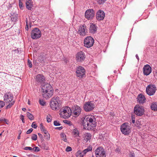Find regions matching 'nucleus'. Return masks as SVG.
Here are the masks:
<instances>
[{
    "label": "nucleus",
    "instance_id": "1",
    "mask_svg": "<svg viewBox=\"0 0 157 157\" xmlns=\"http://www.w3.org/2000/svg\"><path fill=\"white\" fill-rule=\"evenodd\" d=\"M96 120L94 116L89 115L85 117L83 122L84 128L88 130H93L96 125Z\"/></svg>",
    "mask_w": 157,
    "mask_h": 157
},
{
    "label": "nucleus",
    "instance_id": "2",
    "mask_svg": "<svg viewBox=\"0 0 157 157\" xmlns=\"http://www.w3.org/2000/svg\"><path fill=\"white\" fill-rule=\"evenodd\" d=\"M43 96L46 99L50 98L53 95V90L51 85L47 83H44L42 87Z\"/></svg>",
    "mask_w": 157,
    "mask_h": 157
},
{
    "label": "nucleus",
    "instance_id": "3",
    "mask_svg": "<svg viewBox=\"0 0 157 157\" xmlns=\"http://www.w3.org/2000/svg\"><path fill=\"white\" fill-rule=\"evenodd\" d=\"M4 100L6 103H9V104L6 106V109L10 108L14 104V101H12L13 98V94L10 92L6 93L3 97Z\"/></svg>",
    "mask_w": 157,
    "mask_h": 157
},
{
    "label": "nucleus",
    "instance_id": "4",
    "mask_svg": "<svg viewBox=\"0 0 157 157\" xmlns=\"http://www.w3.org/2000/svg\"><path fill=\"white\" fill-rule=\"evenodd\" d=\"M61 105V102L59 97H54L52 98L50 102V106L52 110H58Z\"/></svg>",
    "mask_w": 157,
    "mask_h": 157
},
{
    "label": "nucleus",
    "instance_id": "5",
    "mask_svg": "<svg viewBox=\"0 0 157 157\" xmlns=\"http://www.w3.org/2000/svg\"><path fill=\"white\" fill-rule=\"evenodd\" d=\"M59 114L61 117L65 119L69 117L72 114V111L69 107H66L64 108L61 109Z\"/></svg>",
    "mask_w": 157,
    "mask_h": 157
},
{
    "label": "nucleus",
    "instance_id": "6",
    "mask_svg": "<svg viewBox=\"0 0 157 157\" xmlns=\"http://www.w3.org/2000/svg\"><path fill=\"white\" fill-rule=\"evenodd\" d=\"M95 103L94 101L86 102L83 106L84 109L86 112L90 111L95 107Z\"/></svg>",
    "mask_w": 157,
    "mask_h": 157
},
{
    "label": "nucleus",
    "instance_id": "7",
    "mask_svg": "<svg viewBox=\"0 0 157 157\" xmlns=\"http://www.w3.org/2000/svg\"><path fill=\"white\" fill-rule=\"evenodd\" d=\"M121 132L124 135H128L131 132V129L129 124L124 123L121 125Z\"/></svg>",
    "mask_w": 157,
    "mask_h": 157
},
{
    "label": "nucleus",
    "instance_id": "8",
    "mask_svg": "<svg viewBox=\"0 0 157 157\" xmlns=\"http://www.w3.org/2000/svg\"><path fill=\"white\" fill-rule=\"evenodd\" d=\"M134 112L137 116H141L144 113V108L138 104L136 105L134 108Z\"/></svg>",
    "mask_w": 157,
    "mask_h": 157
},
{
    "label": "nucleus",
    "instance_id": "9",
    "mask_svg": "<svg viewBox=\"0 0 157 157\" xmlns=\"http://www.w3.org/2000/svg\"><path fill=\"white\" fill-rule=\"evenodd\" d=\"M96 157H106V151L103 148L98 147L95 151Z\"/></svg>",
    "mask_w": 157,
    "mask_h": 157
},
{
    "label": "nucleus",
    "instance_id": "10",
    "mask_svg": "<svg viewBox=\"0 0 157 157\" xmlns=\"http://www.w3.org/2000/svg\"><path fill=\"white\" fill-rule=\"evenodd\" d=\"M41 35V33L40 30L36 28L33 29L31 33V37L33 39H36L40 38Z\"/></svg>",
    "mask_w": 157,
    "mask_h": 157
},
{
    "label": "nucleus",
    "instance_id": "11",
    "mask_svg": "<svg viewBox=\"0 0 157 157\" xmlns=\"http://www.w3.org/2000/svg\"><path fill=\"white\" fill-rule=\"evenodd\" d=\"M94 43V39L90 36L86 37L84 41V46L87 48H90L93 46Z\"/></svg>",
    "mask_w": 157,
    "mask_h": 157
},
{
    "label": "nucleus",
    "instance_id": "12",
    "mask_svg": "<svg viewBox=\"0 0 157 157\" xmlns=\"http://www.w3.org/2000/svg\"><path fill=\"white\" fill-rule=\"evenodd\" d=\"M156 90V87L155 85L150 84L147 86L146 88L147 93L149 95H154Z\"/></svg>",
    "mask_w": 157,
    "mask_h": 157
},
{
    "label": "nucleus",
    "instance_id": "13",
    "mask_svg": "<svg viewBox=\"0 0 157 157\" xmlns=\"http://www.w3.org/2000/svg\"><path fill=\"white\" fill-rule=\"evenodd\" d=\"M85 70L82 67L79 66L77 68L76 75L79 78H81L85 77Z\"/></svg>",
    "mask_w": 157,
    "mask_h": 157
},
{
    "label": "nucleus",
    "instance_id": "14",
    "mask_svg": "<svg viewBox=\"0 0 157 157\" xmlns=\"http://www.w3.org/2000/svg\"><path fill=\"white\" fill-rule=\"evenodd\" d=\"M95 12L92 9H88L86 10L85 13V17L88 20L92 19L94 17Z\"/></svg>",
    "mask_w": 157,
    "mask_h": 157
},
{
    "label": "nucleus",
    "instance_id": "15",
    "mask_svg": "<svg viewBox=\"0 0 157 157\" xmlns=\"http://www.w3.org/2000/svg\"><path fill=\"white\" fill-rule=\"evenodd\" d=\"M87 32V26L85 24L80 25L78 31V33L80 35L84 36L86 35V33Z\"/></svg>",
    "mask_w": 157,
    "mask_h": 157
},
{
    "label": "nucleus",
    "instance_id": "16",
    "mask_svg": "<svg viewBox=\"0 0 157 157\" xmlns=\"http://www.w3.org/2000/svg\"><path fill=\"white\" fill-rule=\"evenodd\" d=\"M86 56L84 53L82 52H80L76 55V59L78 62H82L84 60Z\"/></svg>",
    "mask_w": 157,
    "mask_h": 157
},
{
    "label": "nucleus",
    "instance_id": "17",
    "mask_svg": "<svg viewBox=\"0 0 157 157\" xmlns=\"http://www.w3.org/2000/svg\"><path fill=\"white\" fill-rule=\"evenodd\" d=\"M81 109L80 107L77 105L74 106L73 108L72 114L75 117L78 116L81 113Z\"/></svg>",
    "mask_w": 157,
    "mask_h": 157
},
{
    "label": "nucleus",
    "instance_id": "18",
    "mask_svg": "<svg viewBox=\"0 0 157 157\" xmlns=\"http://www.w3.org/2000/svg\"><path fill=\"white\" fill-rule=\"evenodd\" d=\"M105 17V13L101 10H99L96 13V18L97 20L101 21L104 19Z\"/></svg>",
    "mask_w": 157,
    "mask_h": 157
},
{
    "label": "nucleus",
    "instance_id": "19",
    "mask_svg": "<svg viewBox=\"0 0 157 157\" xmlns=\"http://www.w3.org/2000/svg\"><path fill=\"white\" fill-rule=\"evenodd\" d=\"M143 69L144 74L145 75H149L151 72V68L150 66L148 64L145 65Z\"/></svg>",
    "mask_w": 157,
    "mask_h": 157
},
{
    "label": "nucleus",
    "instance_id": "20",
    "mask_svg": "<svg viewBox=\"0 0 157 157\" xmlns=\"http://www.w3.org/2000/svg\"><path fill=\"white\" fill-rule=\"evenodd\" d=\"M36 81L37 83L43 84L45 82V80L43 75L39 74L36 76Z\"/></svg>",
    "mask_w": 157,
    "mask_h": 157
},
{
    "label": "nucleus",
    "instance_id": "21",
    "mask_svg": "<svg viewBox=\"0 0 157 157\" xmlns=\"http://www.w3.org/2000/svg\"><path fill=\"white\" fill-rule=\"evenodd\" d=\"M137 101L139 103L143 104L145 102L146 99L144 96L142 94H139L137 96Z\"/></svg>",
    "mask_w": 157,
    "mask_h": 157
},
{
    "label": "nucleus",
    "instance_id": "22",
    "mask_svg": "<svg viewBox=\"0 0 157 157\" xmlns=\"http://www.w3.org/2000/svg\"><path fill=\"white\" fill-rule=\"evenodd\" d=\"M97 30V27L96 25L93 23L90 24L89 28V31L90 33L94 34L96 33Z\"/></svg>",
    "mask_w": 157,
    "mask_h": 157
},
{
    "label": "nucleus",
    "instance_id": "23",
    "mask_svg": "<svg viewBox=\"0 0 157 157\" xmlns=\"http://www.w3.org/2000/svg\"><path fill=\"white\" fill-rule=\"evenodd\" d=\"M26 6L27 8L29 10H31L33 6V2L31 0H26Z\"/></svg>",
    "mask_w": 157,
    "mask_h": 157
},
{
    "label": "nucleus",
    "instance_id": "24",
    "mask_svg": "<svg viewBox=\"0 0 157 157\" xmlns=\"http://www.w3.org/2000/svg\"><path fill=\"white\" fill-rule=\"evenodd\" d=\"M150 108L152 110L157 111V102L155 101L152 102L151 104Z\"/></svg>",
    "mask_w": 157,
    "mask_h": 157
},
{
    "label": "nucleus",
    "instance_id": "25",
    "mask_svg": "<svg viewBox=\"0 0 157 157\" xmlns=\"http://www.w3.org/2000/svg\"><path fill=\"white\" fill-rule=\"evenodd\" d=\"M84 138L86 142L90 140L91 137V135L90 133H86L84 135Z\"/></svg>",
    "mask_w": 157,
    "mask_h": 157
},
{
    "label": "nucleus",
    "instance_id": "26",
    "mask_svg": "<svg viewBox=\"0 0 157 157\" xmlns=\"http://www.w3.org/2000/svg\"><path fill=\"white\" fill-rule=\"evenodd\" d=\"M72 134L75 137L78 136L79 135L78 130L77 128L74 129L72 132Z\"/></svg>",
    "mask_w": 157,
    "mask_h": 157
},
{
    "label": "nucleus",
    "instance_id": "27",
    "mask_svg": "<svg viewBox=\"0 0 157 157\" xmlns=\"http://www.w3.org/2000/svg\"><path fill=\"white\" fill-rule=\"evenodd\" d=\"M38 61L43 65L46 63V58L45 57L40 56L38 59Z\"/></svg>",
    "mask_w": 157,
    "mask_h": 157
},
{
    "label": "nucleus",
    "instance_id": "28",
    "mask_svg": "<svg viewBox=\"0 0 157 157\" xmlns=\"http://www.w3.org/2000/svg\"><path fill=\"white\" fill-rule=\"evenodd\" d=\"M40 130L41 131L43 132L44 134H47L48 135V132L45 129V127L43 126L42 124H40Z\"/></svg>",
    "mask_w": 157,
    "mask_h": 157
},
{
    "label": "nucleus",
    "instance_id": "29",
    "mask_svg": "<svg viewBox=\"0 0 157 157\" xmlns=\"http://www.w3.org/2000/svg\"><path fill=\"white\" fill-rule=\"evenodd\" d=\"M82 152H81L80 151H78L76 153V155L77 157H82L84 156V155L83 154Z\"/></svg>",
    "mask_w": 157,
    "mask_h": 157
},
{
    "label": "nucleus",
    "instance_id": "30",
    "mask_svg": "<svg viewBox=\"0 0 157 157\" xmlns=\"http://www.w3.org/2000/svg\"><path fill=\"white\" fill-rule=\"evenodd\" d=\"M27 116L30 120H32L34 119V117L33 115L29 112L27 113Z\"/></svg>",
    "mask_w": 157,
    "mask_h": 157
},
{
    "label": "nucleus",
    "instance_id": "31",
    "mask_svg": "<svg viewBox=\"0 0 157 157\" xmlns=\"http://www.w3.org/2000/svg\"><path fill=\"white\" fill-rule=\"evenodd\" d=\"M60 136L62 140H63L65 142H66L67 139L66 138V135L62 133L60 134Z\"/></svg>",
    "mask_w": 157,
    "mask_h": 157
},
{
    "label": "nucleus",
    "instance_id": "32",
    "mask_svg": "<svg viewBox=\"0 0 157 157\" xmlns=\"http://www.w3.org/2000/svg\"><path fill=\"white\" fill-rule=\"evenodd\" d=\"M41 147L43 149L46 150H48V147L46 146L45 144L44 143H42L41 144Z\"/></svg>",
    "mask_w": 157,
    "mask_h": 157
},
{
    "label": "nucleus",
    "instance_id": "33",
    "mask_svg": "<svg viewBox=\"0 0 157 157\" xmlns=\"http://www.w3.org/2000/svg\"><path fill=\"white\" fill-rule=\"evenodd\" d=\"M52 117L50 115L47 116V120L48 122H50L51 121Z\"/></svg>",
    "mask_w": 157,
    "mask_h": 157
},
{
    "label": "nucleus",
    "instance_id": "34",
    "mask_svg": "<svg viewBox=\"0 0 157 157\" xmlns=\"http://www.w3.org/2000/svg\"><path fill=\"white\" fill-rule=\"evenodd\" d=\"M106 0H98L97 2L99 4L101 5L104 4Z\"/></svg>",
    "mask_w": 157,
    "mask_h": 157
},
{
    "label": "nucleus",
    "instance_id": "35",
    "mask_svg": "<svg viewBox=\"0 0 157 157\" xmlns=\"http://www.w3.org/2000/svg\"><path fill=\"white\" fill-rule=\"evenodd\" d=\"M31 139L34 140H36L37 139V136L35 134H33L32 135Z\"/></svg>",
    "mask_w": 157,
    "mask_h": 157
},
{
    "label": "nucleus",
    "instance_id": "36",
    "mask_svg": "<svg viewBox=\"0 0 157 157\" xmlns=\"http://www.w3.org/2000/svg\"><path fill=\"white\" fill-rule=\"evenodd\" d=\"M19 7H20V8L21 9H23V3L21 1V0H19Z\"/></svg>",
    "mask_w": 157,
    "mask_h": 157
},
{
    "label": "nucleus",
    "instance_id": "37",
    "mask_svg": "<svg viewBox=\"0 0 157 157\" xmlns=\"http://www.w3.org/2000/svg\"><path fill=\"white\" fill-rule=\"evenodd\" d=\"M5 105V102L2 101H0V108H2Z\"/></svg>",
    "mask_w": 157,
    "mask_h": 157
},
{
    "label": "nucleus",
    "instance_id": "38",
    "mask_svg": "<svg viewBox=\"0 0 157 157\" xmlns=\"http://www.w3.org/2000/svg\"><path fill=\"white\" fill-rule=\"evenodd\" d=\"M54 124L55 126H58L60 125V124L59 122H57V121H55L54 122Z\"/></svg>",
    "mask_w": 157,
    "mask_h": 157
},
{
    "label": "nucleus",
    "instance_id": "39",
    "mask_svg": "<svg viewBox=\"0 0 157 157\" xmlns=\"http://www.w3.org/2000/svg\"><path fill=\"white\" fill-rule=\"evenodd\" d=\"M28 65H29V67L30 68L32 67V62L29 59H28Z\"/></svg>",
    "mask_w": 157,
    "mask_h": 157
},
{
    "label": "nucleus",
    "instance_id": "40",
    "mask_svg": "<svg viewBox=\"0 0 157 157\" xmlns=\"http://www.w3.org/2000/svg\"><path fill=\"white\" fill-rule=\"evenodd\" d=\"M31 127L34 128H36L37 127L36 124L35 122H33L31 125Z\"/></svg>",
    "mask_w": 157,
    "mask_h": 157
},
{
    "label": "nucleus",
    "instance_id": "41",
    "mask_svg": "<svg viewBox=\"0 0 157 157\" xmlns=\"http://www.w3.org/2000/svg\"><path fill=\"white\" fill-rule=\"evenodd\" d=\"M33 150H34L35 151H40V149L37 147H36L33 148Z\"/></svg>",
    "mask_w": 157,
    "mask_h": 157
},
{
    "label": "nucleus",
    "instance_id": "42",
    "mask_svg": "<svg viewBox=\"0 0 157 157\" xmlns=\"http://www.w3.org/2000/svg\"><path fill=\"white\" fill-rule=\"evenodd\" d=\"M44 134H45V135H44V136L46 137V139L48 140H49L50 138V136L49 133L48 132V135H47V133Z\"/></svg>",
    "mask_w": 157,
    "mask_h": 157
},
{
    "label": "nucleus",
    "instance_id": "43",
    "mask_svg": "<svg viewBox=\"0 0 157 157\" xmlns=\"http://www.w3.org/2000/svg\"><path fill=\"white\" fill-rule=\"evenodd\" d=\"M40 104L42 105H45V102L43 100H40L39 101Z\"/></svg>",
    "mask_w": 157,
    "mask_h": 157
},
{
    "label": "nucleus",
    "instance_id": "44",
    "mask_svg": "<svg viewBox=\"0 0 157 157\" xmlns=\"http://www.w3.org/2000/svg\"><path fill=\"white\" fill-rule=\"evenodd\" d=\"M121 151V148L119 147H117L115 150V152L118 153H119Z\"/></svg>",
    "mask_w": 157,
    "mask_h": 157
},
{
    "label": "nucleus",
    "instance_id": "45",
    "mask_svg": "<svg viewBox=\"0 0 157 157\" xmlns=\"http://www.w3.org/2000/svg\"><path fill=\"white\" fill-rule=\"evenodd\" d=\"M71 150H72V148L69 146H68L67 147V148H66V151L67 152L70 151H71Z\"/></svg>",
    "mask_w": 157,
    "mask_h": 157
},
{
    "label": "nucleus",
    "instance_id": "46",
    "mask_svg": "<svg viewBox=\"0 0 157 157\" xmlns=\"http://www.w3.org/2000/svg\"><path fill=\"white\" fill-rule=\"evenodd\" d=\"M24 149L25 150H33V148L30 147H25Z\"/></svg>",
    "mask_w": 157,
    "mask_h": 157
},
{
    "label": "nucleus",
    "instance_id": "47",
    "mask_svg": "<svg viewBox=\"0 0 157 157\" xmlns=\"http://www.w3.org/2000/svg\"><path fill=\"white\" fill-rule=\"evenodd\" d=\"M33 131V129L32 128H30L26 132L27 134H29L31 133Z\"/></svg>",
    "mask_w": 157,
    "mask_h": 157
},
{
    "label": "nucleus",
    "instance_id": "48",
    "mask_svg": "<svg viewBox=\"0 0 157 157\" xmlns=\"http://www.w3.org/2000/svg\"><path fill=\"white\" fill-rule=\"evenodd\" d=\"M86 149L87 152L91 151L92 150V147L91 146H89L88 148Z\"/></svg>",
    "mask_w": 157,
    "mask_h": 157
},
{
    "label": "nucleus",
    "instance_id": "49",
    "mask_svg": "<svg viewBox=\"0 0 157 157\" xmlns=\"http://www.w3.org/2000/svg\"><path fill=\"white\" fill-rule=\"evenodd\" d=\"M0 121H4L6 122V123L7 124H8V123H7V122H8V121L7 120L5 119V118H2L0 119Z\"/></svg>",
    "mask_w": 157,
    "mask_h": 157
},
{
    "label": "nucleus",
    "instance_id": "50",
    "mask_svg": "<svg viewBox=\"0 0 157 157\" xmlns=\"http://www.w3.org/2000/svg\"><path fill=\"white\" fill-rule=\"evenodd\" d=\"M130 157H135L134 154L133 152H130L129 154Z\"/></svg>",
    "mask_w": 157,
    "mask_h": 157
},
{
    "label": "nucleus",
    "instance_id": "51",
    "mask_svg": "<svg viewBox=\"0 0 157 157\" xmlns=\"http://www.w3.org/2000/svg\"><path fill=\"white\" fill-rule=\"evenodd\" d=\"M132 123L133 124L135 123V117H133V116H132Z\"/></svg>",
    "mask_w": 157,
    "mask_h": 157
},
{
    "label": "nucleus",
    "instance_id": "52",
    "mask_svg": "<svg viewBox=\"0 0 157 157\" xmlns=\"http://www.w3.org/2000/svg\"><path fill=\"white\" fill-rule=\"evenodd\" d=\"M82 152L83 153V154L84 155H85V154L87 152L86 149L84 150Z\"/></svg>",
    "mask_w": 157,
    "mask_h": 157
},
{
    "label": "nucleus",
    "instance_id": "53",
    "mask_svg": "<svg viewBox=\"0 0 157 157\" xmlns=\"http://www.w3.org/2000/svg\"><path fill=\"white\" fill-rule=\"evenodd\" d=\"M11 19L12 21H16L17 20V18L16 17L12 18Z\"/></svg>",
    "mask_w": 157,
    "mask_h": 157
},
{
    "label": "nucleus",
    "instance_id": "54",
    "mask_svg": "<svg viewBox=\"0 0 157 157\" xmlns=\"http://www.w3.org/2000/svg\"><path fill=\"white\" fill-rule=\"evenodd\" d=\"M38 134L40 138H43V136L40 133H38Z\"/></svg>",
    "mask_w": 157,
    "mask_h": 157
},
{
    "label": "nucleus",
    "instance_id": "55",
    "mask_svg": "<svg viewBox=\"0 0 157 157\" xmlns=\"http://www.w3.org/2000/svg\"><path fill=\"white\" fill-rule=\"evenodd\" d=\"M20 119L21 120H24V116L23 115H21L20 116Z\"/></svg>",
    "mask_w": 157,
    "mask_h": 157
},
{
    "label": "nucleus",
    "instance_id": "56",
    "mask_svg": "<svg viewBox=\"0 0 157 157\" xmlns=\"http://www.w3.org/2000/svg\"><path fill=\"white\" fill-rule=\"evenodd\" d=\"M62 128H63L62 127H57V128H56V129H58L59 130H61V129H62Z\"/></svg>",
    "mask_w": 157,
    "mask_h": 157
},
{
    "label": "nucleus",
    "instance_id": "57",
    "mask_svg": "<svg viewBox=\"0 0 157 157\" xmlns=\"http://www.w3.org/2000/svg\"><path fill=\"white\" fill-rule=\"evenodd\" d=\"M136 59H138V61H139V56H138V55L136 54Z\"/></svg>",
    "mask_w": 157,
    "mask_h": 157
},
{
    "label": "nucleus",
    "instance_id": "58",
    "mask_svg": "<svg viewBox=\"0 0 157 157\" xmlns=\"http://www.w3.org/2000/svg\"><path fill=\"white\" fill-rule=\"evenodd\" d=\"M22 109L23 111H25L26 110V109L25 108H22Z\"/></svg>",
    "mask_w": 157,
    "mask_h": 157
},
{
    "label": "nucleus",
    "instance_id": "59",
    "mask_svg": "<svg viewBox=\"0 0 157 157\" xmlns=\"http://www.w3.org/2000/svg\"><path fill=\"white\" fill-rule=\"evenodd\" d=\"M25 29L26 30H28V29H29V28L28 27H25Z\"/></svg>",
    "mask_w": 157,
    "mask_h": 157
},
{
    "label": "nucleus",
    "instance_id": "60",
    "mask_svg": "<svg viewBox=\"0 0 157 157\" xmlns=\"http://www.w3.org/2000/svg\"><path fill=\"white\" fill-rule=\"evenodd\" d=\"M20 138V135H19L17 137V139H19Z\"/></svg>",
    "mask_w": 157,
    "mask_h": 157
},
{
    "label": "nucleus",
    "instance_id": "61",
    "mask_svg": "<svg viewBox=\"0 0 157 157\" xmlns=\"http://www.w3.org/2000/svg\"><path fill=\"white\" fill-rule=\"evenodd\" d=\"M26 24H28V21H27V19H26Z\"/></svg>",
    "mask_w": 157,
    "mask_h": 157
},
{
    "label": "nucleus",
    "instance_id": "62",
    "mask_svg": "<svg viewBox=\"0 0 157 157\" xmlns=\"http://www.w3.org/2000/svg\"><path fill=\"white\" fill-rule=\"evenodd\" d=\"M23 123H25V121H24V120H21Z\"/></svg>",
    "mask_w": 157,
    "mask_h": 157
},
{
    "label": "nucleus",
    "instance_id": "63",
    "mask_svg": "<svg viewBox=\"0 0 157 157\" xmlns=\"http://www.w3.org/2000/svg\"><path fill=\"white\" fill-rule=\"evenodd\" d=\"M2 132L0 134V137H1L2 136Z\"/></svg>",
    "mask_w": 157,
    "mask_h": 157
},
{
    "label": "nucleus",
    "instance_id": "64",
    "mask_svg": "<svg viewBox=\"0 0 157 157\" xmlns=\"http://www.w3.org/2000/svg\"><path fill=\"white\" fill-rule=\"evenodd\" d=\"M26 27H28L29 25H28V24H26Z\"/></svg>",
    "mask_w": 157,
    "mask_h": 157
}]
</instances>
